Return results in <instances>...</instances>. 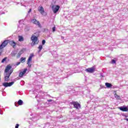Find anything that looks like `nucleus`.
Instances as JSON below:
<instances>
[{"mask_svg":"<svg viewBox=\"0 0 128 128\" xmlns=\"http://www.w3.org/2000/svg\"><path fill=\"white\" fill-rule=\"evenodd\" d=\"M46 44V40H42V46H44Z\"/></svg>","mask_w":128,"mask_h":128,"instance_id":"c85d7f7f","label":"nucleus"},{"mask_svg":"<svg viewBox=\"0 0 128 128\" xmlns=\"http://www.w3.org/2000/svg\"><path fill=\"white\" fill-rule=\"evenodd\" d=\"M105 86L107 88H112V84L110 83L106 82L105 84Z\"/></svg>","mask_w":128,"mask_h":128,"instance_id":"dca6fc26","label":"nucleus"},{"mask_svg":"<svg viewBox=\"0 0 128 128\" xmlns=\"http://www.w3.org/2000/svg\"><path fill=\"white\" fill-rule=\"evenodd\" d=\"M31 40H32V46H34V44H38L40 41L38 40V36L32 35L31 37Z\"/></svg>","mask_w":128,"mask_h":128,"instance_id":"f257e3e1","label":"nucleus"},{"mask_svg":"<svg viewBox=\"0 0 128 128\" xmlns=\"http://www.w3.org/2000/svg\"><path fill=\"white\" fill-rule=\"evenodd\" d=\"M42 126H44V124H42Z\"/></svg>","mask_w":128,"mask_h":128,"instance_id":"4d7b16f0","label":"nucleus"},{"mask_svg":"<svg viewBox=\"0 0 128 128\" xmlns=\"http://www.w3.org/2000/svg\"><path fill=\"white\" fill-rule=\"evenodd\" d=\"M38 48L39 50L38 51V52H42V45L40 44L38 46Z\"/></svg>","mask_w":128,"mask_h":128,"instance_id":"412c9836","label":"nucleus"},{"mask_svg":"<svg viewBox=\"0 0 128 128\" xmlns=\"http://www.w3.org/2000/svg\"><path fill=\"white\" fill-rule=\"evenodd\" d=\"M90 100H92V98H94V96L91 95V96H90Z\"/></svg>","mask_w":128,"mask_h":128,"instance_id":"ea45409f","label":"nucleus"},{"mask_svg":"<svg viewBox=\"0 0 128 128\" xmlns=\"http://www.w3.org/2000/svg\"><path fill=\"white\" fill-rule=\"evenodd\" d=\"M28 70V68H24L22 72H21L19 73V77L20 78H22L24 76V74L26 72V71Z\"/></svg>","mask_w":128,"mask_h":128,"instance_id":"9d476101","label":"nucleus"},{"mask_svg":"<svg viewBox=\"0 0 128 128\" xmlns=\"http://www.w3.org/2000/svg\"><path fill=\"white\" fill-rule=\"evenodd\" d=\"M8 44H10V46H14V48L16 44L15 42H14V40H9Z\"/></svg>","mask_w":128,"mask_h":128,"instance_id":"2eb2a0df","label":"nucleus"},{"mask_svg":"<svg viewBox=\"0 0 128 128\" xmlns=\"http://www.w3.org/2000/svg\"><path fill=\"white\" fill-rule=\"evenodd\" d=\"M24 104V102L22 100H19L18 102H16L14 104L16 106H22Z\"/></svg>","mask_w":128,"mask_h":128,"instance_id":"9b49d317","label":"nucleus"},{"mask_svg":"<svg viewBox=\"0 0 128 128\" xmlns=\"http://www.w3.org/2000/svg\"><path fill=\"white\" fill-rule=\"evenodd\" d=\"M62 38H63L62 36Z\"/></svg>","mask_w":128,"mask_h":128,"instance_id":"5fc2aeb1","label":"nucleus"},{"mask_svg":"<svg viewBox=\"0 0 128 128\" xmlns=\"http://www.w3.org/2000/svg\"><path fill=\"white\" fill-rule=\"evenodd\" d=\"M12 72H14L13 70H11L8 72H5L4 76H10V74H12Z\"/></svg>","mask_w":128,"mask_h":128,"instance_id":"4468645a","label":"nucleus"},{"mask_svg":"<svg viewBox=\"0 0 128 128\" xmlns=\"http://www.w3.org/2000/svg\"><path fill=\"white\" fill-rule=\"evenodd\" d=\"M114 96L116 100H120V96L118 95L116 93L114 94Z\"/></svg>","mask_w":128,"mask_h":128,"instance_id":"aec40b11","label":"nucleus"},{"mask_svg":"<svg viewBox=\"0 0 128 128\" xmlns=\"http://www.w3.org/2000/svg\"><path fill=\"white\" fill-rule=\"evenodd\" d=\"M47 96H50V94H48Z\"/></svg>","mask_w":128,"mask_h":128,"instance_id":"603ef678","label":"nucleus"},{"mask_svg":"<svg viewBox=\"0 0 128 128\" xmlns=\"http://www.w3.org/2000/svg\"><path fill=\"white\" fill-rule=\"evenodd\" d=\"M56 84H60V82H56Z\"/></svg>","mask_w":128,"mask_h":128,"instance_id":"49530a36","label":"nucleus"},{"mask_svg":"<svg viewBox=\"0 0 128 128\" xmlns=\"http://www.w3.org/2000/svg\"><path fill=\"white\" fill-rule=\"evenodd\" d=\"M34 117H32V118H30V119H31L32 120H34Z\"/></svg>","mask_w":128,"mask_h":128,"instance_id":"a19ab883","label":"nucleus"},{"mask_svg":"<svg viewBox=\"0 0 128 128\" xmlns=\"http://www.w3.org/2000/svg\"><path fill=\"white\" fill-rule=\"evenodd\" d=\"M16 80H20V78H16Z\"/></svg>","mask_w":128,"mask_h":128,"instance_id":"3c124183","label":"nucleus"},{"mask_svg":"<svg viewBox=\"0 0 128 128\" xmlns=\"http://www.w3.org/2000/svg\"><path fill=\"white\" fill-rule=\"evenodd\" d=\"M19 53L20 54H24V50H22L19 52Z\"/></svg>","mask_w":128,"mask_h":128,"instance_id":"7c9ffc66","label":"nucleus"},{"mask_svg":"<svg viewBox=\"0 0 128 128\" xmlns=\"http://www.w3.org/2000/svg\"><path fill=\"white\" fill-rule=\"evenodd\" d=\"M38 12H40L41 14H42V16H44V7L41 6L38 9Z\"/></svg>","mask_w":128,"mask_h":128,"instance_id":"ddd939ff","label":"nucleus"},{"mask_svg":"<svg viewBox=\"0 0 128 128\" xmlns=\"http://www.w3.org/2000/svg\"><path fill=\"white\" fill-rule=\"evenodd\" d=\"M62 38H63L62 36Z\"/></svg>","mask_w":128,"mask_h":128,"instance_id":"6e6d98bb","label":"nucleus"},{"mask_svg":"<svg viewBox=\"0 0 128 128\" xmlns=\"http://www.w3.org/2000/svg\"><path fill=\"white\" fill-rule=\"evenodd\" d=\"M60 6L58 5H56L55 7L54 6H52V10L54 12V13L56 14V12H58V10H60Z\"/></svg>","mask_w":128,"mask_h":128,"instance_id":"0eeeda50","label":"nucleus"},{"mask_svg":"<svg viewBox=\"0 0 128 128\" xmlns=\"http://www.w3.org/2000/svg\"><path fill=\"white\" fill-rule=\"evenodd\" d=\"M122 116H124L125 118H128V115H126L124 114H122Z\"/></svg>","mask_w":128,"mask_h":128,"instance_id":"c756f323","label":"nucleus"},{"mask_svg":"<svg viewBox=\"0 0 128 128\" xmlns=\"http://www.w3.org/2000/svg\"><path fill=\"white\" fill-rule=\"evenodd\" d=\"M19 64H20V62H17L16 64H12V66H13V68H16V66H19Z\"/></svg>","mask_w":128,"mask_h":128,"instance_id":"4be33fe9","label":"nucleus"},{"mask_svg":"<svg viewBox=\"0 0 128 128\" xmlns=\"http://www.w3.org/2000/svg\"><path fill=\"white\" fill-rule=\"evenodd\" d=\"M86 92H87V94H90V90L89 89L86 90Z\"/></svg>","mask_w":128,"mask_h":128,"instance_id":"2f4dec72","label":"nucleus"},{"mask_svg":"<svg viewBox=\"0 0 128 128\" xmlns=\"http://www.w3.org/2000/svg\"><path fill=\"white\" fill-rule=\"evenodd\" d=\"M0 114H4V112L2 111V110L0 109Z\"/></svg>","mask_w":128,"mask_h":128,"instance_id":"58836bf2","label":"nucleus"},{"mask_svg":"<svg viewBox=\"0 0 128 128\" xmlns=\"http://www.w3.org/2000/svg\"><path fill=\"white\" fill-rule=\"evenodd\" d=\"M12 66H10V64L8 65L4 70V72H10V70H12Z\"/></svg>","mask_w":128,"mask_h":128,"instance_id":"f8f14e48","label":"nucleus"},{"mask_svg":"<svg viewBox=\"0 0 128 128\" xmlns=\"http://www.w3.org/2000/svg\"><path fill=\"white\" fill-rule=\"evenodd\" d=\"M7 58H8L6 57H5L2 60L1 62H2V64H4V62L6 60Z\"/></svg>","mask_w":128,"mask_h":128,"instance_id":"a878e982","label":"nucleus"},{"mask_svg":"<svg viewBox=\"0 0 128 128\" xmlns=\"http://www.w3.org/2000/svg\"><path fill=\"white\" fill-rule=\"evenodd\" d=\"M100 78H104V74H102V73H100Z\"/></svg>","mask_w":128,"mask_h":128,"instance_id":"f704fd0d","label":"nucleus"},{"mask_svg":"<svg viewBox=\"0 0 128 128\" xmlns=\"http://www.w3.org/2000/svg\"><path fill=\"white\" fill-rule=\"evenodd\" d=\"M71 104H72L76 110H80V108H82V106L80 104V103L76 102H72Z\"/></svg>","mask_w":128,"mask_h":128,"instance_id":"7ed1b4c3","label":"nucleus"},{"mask_svg":"<svg viewBox=\"0 0 128 128\" xmlns=\"http://www.w3.org/2000/svg\"><path fill=\"white\" fill-rule=\"evenodd\" d=\"M1 80H2V74L0 73V82Z\"/></svg>","mask_w":128,"mask_h":128,"instance_id":"a18cd8bd","label":"nucleus"},{"mask_svg":"<svg viewBox=\"0 0 128 128\" xmlns=\"http://www.w3.org/2000/svg\"><path fill=\"white\" fill-rule=\"evenodd\" d=\"M14 84V82H4L2 83L3 86H4V88H8V86H12V84Z\"/></svg>","mask_w":128,"mask_h":128,"instance_id":"423d86ee","label":"nucleus"},{"mask_svg":"<svg viewBox=\"0 0 128 128\" xmlns=\"http://www.w3.org/2000/svg\"><path fill=\"white\" fill-rule=\"evenodd\" d=\"M33 56H34V54H30L28 60L27 64L29 68H32V59Z\"/></svg>","mask_w":128,"mask_h":128,"instance_id":"f03ea898","label":"nucleus"},{"mask_svg":"<svg viewBox=\"0 0 128 128\" xmlns=\"http://www.w3.org/2000/svg\"><path fill=\"white\" fill-rule=\"evenodd\" d=\"M16 54H18V52L16 51H12L11 52V56H16Z\"/></svg>","mask_w":128,"mask_h":128,"instance_id":"6ab92c4d","label":"nucleus"},{"mask_svg":"<svg viewBox=\"0 0 128 128\" xmlns=\"http://www.w3.org/2000/svg\"><path fill=\"white\" fill-rule=\"evenodd\" d=\"M20 56H22V54H20L19 52L18 54L17 58H20Z\"/></svg>","mask_w":128,"mask_h":128,"instance_id":"72a5a7b5","label":"nucleus"},{"mask_svg":"<svg viewBox=\"0 0 128 128\" xmlns=\"http://www.w3.org/2000/svg\"><path fill=\"white\" fill-rule=\"evenodd\" d=\"M21 86H24V81L22 80L20 82Z\"/></svg>","mask_w":128,"mask_h":128,"instance_id":"cd10ccee","label":"nucleus"},{"mask_svg":"<svg viewBox=\"0 0 128 128\" xmlns=\"http://www.w3.org/2000/svg\"><path fill=\"white\" fill-rule=\"evenodd\" d=\"M53 56H54L55 58H56V56H58V55L57 56L53 55Z\"/></svg>","mask_w":128,"mask_h":128,"instance_id":"8fccbe9b","label":"nucleus"},{"mask_svg":"<svg viewBox=\"0 0 128 128\" xmlns=\"http://www.w3.org/2000/svg\"><path fill=\"white\" fill-rule=\"evenodd\" d=\"M22 22V20H20L19 21V22Z\"/></svg>","mask_w":128,"mask_h":128,"instance_id":"864d4df0","label":"nucleus"},{"mask_svg":"<svg viewBox=\"0 0 128 128\" xmlns=\"http://www.w3.org/2000/svg\"><path fill=\"white\" fill-rule=\"evenodd\" d=\"M52 32H56V27H53L52 28Z\"/></svg>","mask_w":128,"mask_h":128,"instance_id":"e433bc0d","label":"nucleus"},{"mask_svg":"<svg viewBox=\"0 0 128 128\" xmlns=\"http://www.w3.org/2000/svg\"><path fill=\"white\" fill-rule=\"evenodd\" d=\"M124 120H126L127 122H128V118H126L124 119Z\"/></svg>","mask_w":128,"mask_h":128,"instance_id":"c03bdc74","label":"nucleus"},{"mask_svg":"<svg viewBox=\"0 0 128 128\" xmlns=\"http://www.w3.org/2000/svg\"><path fill=\"white\" fill-rule=\"evenodd\" d=\"M2 50H0V56H2Z\"/></svg>","mask_w":128,"mask_h":128,"instance_id":"de8ad7c7","label":"nucleus"},{"mask_svg":"<svg viewBox=\"0 0 128 128\" xmlns=\"http://www.w3.org/2000/svg\"><path fill=\"white\" fill-rule=\"evenodd\" d=\"M72 86H68L67 92H72Z\"/></svg>","mask_w":128,"mask_h":128,"instance_id":"5701e85b","label":"nucleus"},{"mask_svg":"<svg viewBox=\"0 0 128 128\" xmlns=\"http://www.w3.org/2000/svg\"><path fill=\"white\" fill-rule=\"evenodd\" d=\"M28 116H34V114H32V112H30L28 114Z\"/></svg>","mask_w":128,"mask_h":128,"instance_id":"4c0bfd02","label":"nucleus"},{"mask_svg":"<svg viewBox=\"0 0 128 128\" xmlns=\"http://www.w3.org/2000/svg\"><path fill=\"white\" fill-rule=\"evenodd\" d=\"M18 42H24V37L22 36H18Z\"/></svg>","mask_w":128,"mask_h":128,"instance_id":"f3484780","label":"nucleus"},{"mask_svg":"<svg viewBox=\"0 0 128 128\" xmlns=\"http://www.w3.org/2000/svg\"><path fill=\"white\" fill-rule=\"evenodd\" d=\"M30 12H32V9L30 8L28 12V14H30Z\"/></svg>","mask_w":128,"mask_h":128,"instance_id":"37998d69","label":"nucleus"},{"mask_svg":"<svg viewBox=\"0 0 128 128\" xmlns=\"http://www.w3.org/2000/svg\"><path fill=\"white\" fill-rule=\"evenodd\" d=\"M30 30V26H26L24 28L25 32H29Z\"/></svg>","mask_w":128,"mask_h":128,"instance_id":"a211bd4d","label":"nucleus"},{"mask_svg":"<svg viewBox=\"0 0 128 128\" xmlns=\"http://www.w3.org/2000/svg\"><path fill=\"white\" fill-rule=\"evenodd\" d=\"M20 62H26V58L23 57L21 58H20Z\"/></svg>","mask_w":128,"mask_h":128,"instance_id":"b1692460","label":"nucleus"},{"mask_svg":"<svg viewBox=\"0 0 128 128\" xmlns=\"http://www.w3.org/2000/svg\"><path fill=\"white\" fill-rule=\"evenodd\" d=\"M8 42H10V40H5L2 42V44L0 46V50H2V48L6 46V45L8 44Z\"/></svg>","mask_w":128,"mask_h":128,"instance_id":"39448f33","label":"nucleus"},{"mask_svg":"<svg viewBox=\"0 0 128 128\" xmlns=\"http://www.w3.org/2000/svg\"><path fill=\"white\" fill-rule=\"evenodd\" d=\"M30 22L32 24H36V26H38V28H42V24H40V21H38L36 18L31 19Z\"/></svg>","mask_w":128,"mask_h":128,"instance_id":"20e7f679","label":"nucleus"},{"mask_svg":"<svg viewBox=\"0 0 128 128\" xmlns=\"http://www.w3.org/2000/svg\"><path fill=\"white\" fill-rule=\"evenodd\" d=\"M116 63V61L114 60H112L111 61V64H114Z\"/></svg>","mask_w":128,"mask_h":128,"instance_id":"bb28decb","label":"nucleus"},{"mask_svg":"<svg viewBox=\"0 0 128 128\" xmlns=\"http://www.w3.org/2000/svg\"><path fill=\"white\" fill-rule=\"evenodd\" d=\"M9 78H10V76H4V82H8V80H10Z\"/></svg>","mask_w":128,"mask_h":128,"instance_id":"393cba45","label":"nucleus"},{"mask_svg":"<svg viewBox=\"0 0 128 128\" xmlns=\"http://www.w3.org/2000/svg\"><path fill=\"white\" fill-rule=\"evenodd\" d=\"M5 14V12H3L2 13H1L0 14Z\"/></svg>","mask_w":128,"mask_h":128,"instance_id":"09e8293b","label":"nucleus"},{"mask_svg":"<svg viewBox=\"0 0 128 128\" xmlns=\"http://www.w3.org/2000/svg\"><path fill=\"white\" fill-rule=\"evenodd\" d=\"M104 88V86L100 85V90H102V88Z\"/></svg>","mask_w":128,"mask_h":128,"instance_id":"c9c22d12","label":"nucleus"},{"mask_svg":"<svg viewBox=\"0 0 128 128\" xmlns=\"http://www.w3.org/2000/svg\"><path fill=\"white\" fill-rule=\"evenodd\" d=\"M95 70L94 69V67H92V68H86L85 70V72H88L89 74H92V72H94Z\"/></svg>","mask_w":128,"mask_h":128,"instance_id":"6e6552de","label":"nucleus"},{"mask_svg":"<svg viewBox=\"0 0 128 128\" xmlns=\"http://www.w3.org/2000/svg\"><path fill=\"white\" fill-rule=\"evenodd\" d=\"M18 126H20V124H17L15 126V128H18Z\"/></svg>","mask_w":128,"mask_h":128,"instance_id":"473e14b6","label":"nucleus"},{"mask_svg":"<svg viewBox=\"0 0 128 128\" xmlns=\"http://www.w3.org/2000/svg\"><path fill=\"white\" fill-rule=\"evenodd\" d=\"M118 108L120 110H122V112H128V106H123L119 107Z\"/></svg>","mask_w":128,"mask_h":128,"instance_id":"1a4fd4ad","label":"nucleus"},{"mask_svg":"<svg viewBox=\"0 0 128 128\" xmlns=\"http://www.w3.org/2000/svg\"><path fill=\"white\" fill-rule=\"evenodd\" d=\"M48 102H52V100L50 99V100H48Z\"/></svg>","mask_w":128,"mask_h":128,"instance_id":"79ce46f5","label":"nucleus"}]
</instances>
